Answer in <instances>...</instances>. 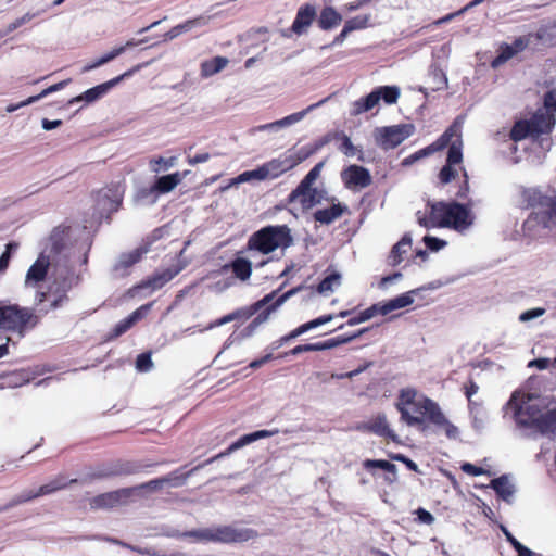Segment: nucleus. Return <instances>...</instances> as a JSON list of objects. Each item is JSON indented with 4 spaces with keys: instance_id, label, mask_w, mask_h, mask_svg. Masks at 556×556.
<instances>
[{
    "instance_id": "obj_1",
    "label": "nucleus",
    "mask_w": 556,
    "mask_h": 556,
    "mask_svg": "<svg viewBox=\"0 0 556 556\" xmlns=\"http://www.w3.org/2000/svg\"><path fill=\"white\" fill-rule=\"evenodd\" d=\"M505 410L519 427H534L542 433H556V402L548 396L516 391Z\"/></svg>"
},
{
    "instance_id": "obj_2",
    "label": "nucleus",
    "mask_w": 556,
    "mask_h": 556,
    "mask_svg": "<svg viewBox=\"0 0 556 556\" xmlns=\"http://www.w3.org/2000/svg\"><path fill=\"white\" fill-rule=\"evenodd\" d=\"M439 404L415 388H403L399 392L395 408L402 422L409 427L421 426L426 420L438 421Z\"/></svg>"
},
{
    "instance_id": "obj_3",
    "label": "nucleus",
    "mask_w": 556,
    "mask_h": 556,
    "mask_svg": "<svg viewBox=\"0 0 556 556\" xmlns=\"http://www.w3.org/2000/svg\"><path fill=\"white\" fill-rule=\"evenodd\" d=\"M417 222L425 228L448 227L462 231L472 224L470 211L459 203H434L416 213Z\"/></svg>"
},
{
    "instance_id": "obj_4",
    "label": "nucleus",
    "mask_w": 556,
    "mask_h": 556,
    "mask_svg": "<svg viewBox=\"0 0 556 556\" xmlns=\"http://www.w3.org/2000/svg\"><path fill=\"white\" fill-rule=\"evenodd\" d=\"M182 538H189L194 542H222L237 543L247 542L255 536V532L247 528L218 527L203 528L184 532Z\"/></svg>"
},
{
    "instance_id": "obj_5",
    "label": "nucleus",
    "mask_w": 556,
    "mask_h": 556,
    "mask_svg": "<svg viewBox=\"0 0 556 556\" xmlns=\"http://www.w3.org/2000/svg\"><path fill=\"white\" fill-rule=\"evenodd\" d=\"M323 162L316 164L301 181L299 187L291 193L290 201L300 203L303 208H311L325 199L326 192L323 189L313 188V184L320 175Z\"/></svg>"
},
{
    "instance_id": "obj_6",
    "label": "nucleus",
    "mask_w": 556,
    "mask_h": 556,
    "mask_svg": "<svg viewBox=\"0 0 556 556\" xmlns=\"http://www.w3.org/2000/svg\"><path fill=\"white\" fill-rule=\"evenodd\" d=\"M400 94L401 90L396 86L378 87L365 98L354 101L352 103L351 114L357 116L368 112L378 105L380 100H383L387 104H394L396 103Z\"/></svg>"
},
{
    "instance_id": "obj_7",
    "label": "nucleus",
    "mask_w": 556,
    "mask_h": 556,
    "mask_svg": "<svg viewBox=\"0 0 556 556\" xmlns=\"http://www.w3.org/2000/svg\"><path fill=\"white\" fill-rule=\"evenodd\" d=\"M414 126L410 124H400L386 127H378L374 130L376 143L384 150L393 149L410 137Z\"/></svg>"
},
{
    "instance_id": "obj_8",
    "label": "nucleus",
    "mask_w": 556,
    "mask_h": 556,
    "mask_svg": "<svg viewBox=\"0 0 556 556\" xmlns=\"http://www.w3.org/2000/svg\"><path fill=\"white\" fill-rule=\"evenodd\" d=\"M462 128L458 130V135H453L448 146V153L446 165L439 173V179L441 184H448L454 180L457 176V170L454 168L455 165H459L463 161V141H462Z\"/></svg>"
},
{
    "instance_id": "obj_9",
    "label": "nucleus",
    "mask_w": 556,
    "mask_h": 556,
    "mask_svg": "<svg viewBox=\"0 0 556 556\" xmlns=\"http://www.w3.org/2000/svg\"><path fill=\"white\" fill-rule=\"evenodd\" d=\"M34 314L30 309L16 305L0 306V327L10 330H21L31 323Z\"/></svg>"
},
{
    "instance_id": "obj_10",
    "label": "nucleus",
    "mask_w": 556,
    "mask_h": 556,
    "mask_svg": "<svg viewBox=\"0 0 556 556\" xmlns=\"http://www.w3.org/2000/svg\"><path fill=\"white\" fill-rule=\"evenodd\" d=\"M278 248V227L268 226L253 233L248 241V249L263 255L274 252Z\"/></svg>"
},
{
    "instance_id": "obj_11",
    "label": "nucleus",
    "mask_w": 556,
    "mask_h": 556,
    "mask_svg": "<svg viewBox=\"0 0 556 556\" xmlns=\"http://www.w3.org/2000/svg\"><path fill=\"white\" fill-rule=\"evenodd\" d=\"M147 64L148 63L138 64L135 67H132L131 70L125 72L124 74H122L106 83H103L101 85H98L93 88L88 89L87 91L83 92L81 94L72 98L68 101V105H72V104H74L76 102H80V101H84L86 103H91V102L98 100L99 98L104 96L112 87H114L115 85L121 83L124 78L131 76L134 73H136L141 67H143V65H147Z\"/></svg>"
},
{
    "instance_id": "obj_12",
    "label": "nucleus",
    "mask_w": 556,
    "mask_h": 556,
    "mask_svg": "<svg viewBox=\"0 0 556 556\" xmlns=\"http://www.w3.org/2000/svg\"><path fill=\"white\" fill-rule=\"evenodd\" d=\"M123 192L118 187L102 189L98 192L96 199V211L99 218L109 217L116 212L122 203Z\"/></svg>"
},
{
    "instance_id": "obj_13",
    "label": "nucleus",
    "mask_w": 556,
    "mask_h": 556,
    "mask_svg": "<svg viewBox=\"0 0 556 556\" xmlns=\"http://www.w3.org/2000/svg\"><path fill=\"white\" fill-rule=\"evenodd\" d=\"M460 128H462V122L459 119H456L454 122V124L435 142H433L432 144L428 146L427 148L421 149V150L415 152L414 154L405 157L402 162L403 165H405V166L410 165V164L415 163L416 161L447 147L451 139L453 138V135H458V130Z\"/></svg>"
},
{
    "instance_id": "obj_14",
    "label": "nucleus",
    "mask_w": 556,
    "mask_h": 556,
    "mask_svg": "<svg viewBox=\"0 0 556 556\" xmlns=\"http://www.w3.org/2000/svg\"><path fill=\"white\" fill-rule=\"evenodd\" d=\"M134 489H121L97 495L91 498L90 506L97 509L112 508L126 504L132 495Z\"/></svg>"
},
{
    "instance_id": "obj_15",
    "label": "nucleus",
    "mask_w": 556,
    "mask_h": 556,
    "mask_svg": "<svg viewBox=\"0 0 556 556\" xmlns=\"http://www.w3.org/2000/svg\"><path fill=\"white\" fill-rule=\"evenodd\" d=\"M342 180L346 188L352 190H359L366 188L371 182L369 172L358 165H351L341 174Z\"/></svg>"
},
{
    "instance_id": "obj_16",
    "label": "nucleus",
    "mask_w": 556,
    "mask_h": 556,
    "mask_svg": "<svg viewBox=\"0 0 556 556\" xmlns=\"http://www.w3.org/2000/svg\"><path fill=\"white\" fill-rule=\"evenodd\" d=\"M531 36H521L516 38L513 43L508 45L505 43L501 46L498 55L493 60L492 66L497 67L518 54L519 52L523 51L530 43Z\"/></svg>"
},
{
    "instance_id": "obj_17",
    "label": "nucleus",
    "mask_w": 556,
    "mask_h": 556,
    "mask_svg": "<svg viewBox=\"0 0 556 556\" xmlns=\"http://www.w3.org/2000/svg\"><path fill=\"white\" fill-rule=\"evenodd\" d=\"M49 265V257L41 254L28 269L25 277V286L34 288L43 281L48 274Z\"/></svg>"
},
{
    "instance_id": "obj_18",
    "label": "nucleus",
    "mask_w": 556,
    "mask_h": 556,
    "mask_svg": "<svg viewBox=\"0 0 556 556\" xmlns=\"http://www.w3.org/2000/svg\"><path fill=\"white\" fill-rule=\"evenodd\" d=\"M187 477L169 475L167 477L151 480L147 483H142L134 489V493L138 490H146L148 492H154L164 488H178L185 484Z\"/></svg>"
},
{
    "instance_id": "obj_19",
    "label": "nucleus",
    "mask_w": 556,
    "mask_h": 556,
    "mask_svg": "<svg viewBox=\"0 0 556 556\" xmlns=\"http://www.w3.org/2000/svg\"><path fill=\"white\" fill-rule=\"evenodd\" d=\"M362 428L377 435L389 438L393 442L399 441V435L390 428L384 414L377 415L371 420L364 424Z\"/></svg>"
},
{
    "instance_id": "obj_20",
    "label": "nucleus",
    "mask_w": 556,
    "mask_h": 556,
    "mask_svg": "<svg viewBox=\"0 0 556 556\" xmlns=\"http://www.w3.org/2000/svg\"><path fill=\"white\" fill-rule=\"evenodd\" d=\"M316 16V10L314 7L306 4L301 7L296 13L295 20L290 29L291 33L296 35H303L307 31Z\"/></svg>"
},
{
    "instance_id": "obj_21",
    "label": "nucleus",
    "mask_w": 556,
    "mask_h": 556,
    "mask_svg": "<svg viewBox=\"0 0 556 556\" xmlns=\"http://www.w3.org/2000/svg\"><path fill=\"white\" fill-rule=\"evenodd\" d=\"M276 433V431H269V430H258V431H255V432H252V433H249V434H244L243 437H241L239 440H237L236 442H233L228 448L226 452L224 453H220L218 454L217 456H215L214 458L210 459L207 463H212L214 459H217L219 457H223V456H226V455H229L231 454L232 452L248 445V444H251L257 440H261V439H264V438H267V437H271Z\"/></svg>"
},
{
    "instance_id": "obj_22",
    "label": "nucleus",
    "mask_w": 556,
    "mask_h": 556,
    "mask_svg": "<svg viewBox=\"0 0 556 556\" xmlns=\"http://www.w3.org/2000/svg\"><path fill=\"white\" fill-rule=\"evenodd\" d=\"M148 252V249L144 247L136 248L135 250L124 253L119 256L117 262L114 265V270L118 274H125L126 270L131 267L134 264L139 262L143 254Z\"/></svg>"
},
{
    "instance_id": "obj_23",
    "label": "nucleus",
    "mask_w": 556,
    "mask_h": 556,
    "mask_svg": "<svg viewBox=\"0 0 556 556\" xmlns=\"http://www.w3.org/2000/svg\"><path fill=\"white\" fill-rule=\"evenodd\" d=\"M529 122L531 124L534 137L548 134L555 125L554 116L547 112L535 114L531 119H529Z\"/></svg>"
},
{
    "instance_id": "obj_24",
    "label": "nucleus",
    "mask_w": 556,
    "mask_h": 556,
    "mask_svg": "<svg viewBox=\"0 0 556 556\" xmlns=\"http://www.w3.org/2000/svg\"><path fill=\"white\" fill-rule=\"evenodd\" d=\"M416 290H412L384 302L382 304L381 315H388L389 313L395 309L404 308L406 306L412 305L415 301L414 295L416 294Z\"/></svg>"
},
{
    "instance_id": "obj_25",
    "label": "nucleus",
    "mask_w": 556,
    "mask_h": 556,
    "mask_svg": "<svg viewBox=\"0 0 556 556\" xmlns=\"http://www.w3.org/2000/svg\"><path fill=\"white\" fill-rule=\"evenodd\" d=\"M152 304H146L132 312L127 318L121 320L114 328V337L126 332L135 323L148 314Z\"/></svg>"
},
{
    "instance_id": "obj_26",
    "label": "nucleus",
    "mask_w": 556,
    "mask_h": 556,
    "mask_svg": "<svg viewBox=\"0 0 556 556\" xmlns=\"http://www.w3.org/2000/svg\"><path fill=\"white\" fill-rule=\"evenodd\" d=\"M189 174L188 170L185 173H174L170 175L162 176L156 180L154 189L162 192L167 193L174 190L181 180Z\"/></svg>"
},
{
    "instance_id": "obj_27",
    "label": "nucleus",
    "mask_w": 556,
    "mask_h": 556,
    "mask_svg": "<svg viewBox=\"0 0 556 556\" xmlns=\"http://www.w3.org/2000/svg\"><path fill=\"white\" fill-rule=\"evenodd\" d=\"M181 266H174L172 268H168L160 274L154 275L151 279H149L144 285L141 287H151L153 290L162 288L166 282L172 280L176 275H178L181 271Z\"/></svg>"
},
{
    "instance_id": "obj_28",
    "label": "nucleus",
    "mask_w": 556,
    "mask_h": 556,
    "mask_svg": "<svg viewBox=\"0 0 556 556\" xmlns=\"http://www.w3.org/2000/svg\"><path fill=\"white\" fill-rule=\"evenodd\" d=\"M229 63V60L225 56H215L206 60L201 64V76L211 77L222 72Z\"/></svg>"
},
{
    "instance_id": "obj_29",
    "label": "nucleus",
    "mask_w": 556,
    "mask_h": 556,
    "mask_svg": "<svg viewBox=\"0 0 556 556\" xmlns=\"http://www.w3.org/2000/svg\"><path fill=\"white\" fill-rule=\"evenodd\" d=\"M342 21V16L332 7H326L319 15L318 25L324 30H329L338 26Z\"/></svg>"
},
{
    "instance_id": "obj_30",
    "label": "nucleus",
    "mask_w": 556,
    "mask_h": 556,
    "mask_svg": "<svg viewBox=\"0 0 556 556\" xmlns=\"http://www.w3.org/2000/svg\"><path fill=\"white\" fill-rule=\"evenodd\" d=\"M344 211V206L341 204H332L328 208L318 210L314 213V217L317 222L328 225L333 220L338 219Z\"/></svg>"
},
{
    "instance_id": "obj_31",
    "label": "nucleus",
    "mask_w": 556,
    "mask_h": 556,
    "mask_svg": "<svg viewBox=\"0 0 556 556\" xmlns=\"http://www.w3.org/2000/svg\"><path fill=\"white\" fill-rule=\"evenodd\" d=\"M491 486L504 501H510L515 493V486L506 476L492 480Z\"/></svg>"
},
{
    "instance_id": "obj_32",
    "label": "nucleus",
    "mask_w": 556,
    "mask_h": 556,
    "mask_svg": "<svg viewBox=\"0 0 556 556\" xmlns=\"http://www.w3.org/2000/svg\"><path fill=\"white\" fill-rule=\"evenodd\" d=\"M363 466L366 469L379 468V469L386 470L387 472L391 473L392 477H386V480L388 482H393L396 478V466L388 460L366 459L363 463Z\"/></svg>"
},
{
    "instance_id": "obj_33",
    "label": "nucleus",
    "mask_w": 556,
    "mask_h": 556,
    "mask_svg": "<svg viewBox=\"0 0 556 556\" xmlns=\"http://www.w3.org/2000/svg\"><path fill=\"white\" fill-rule=\"evenodd\" d=\"M469 412L472 419V427L476 430H482L486 421L484 408L476 401H470Z\"/></svg>"
},
{
    "instance_id": "obj_34",
    "label": "nucleus",
    "mask_w": 556,
    "mask_h": 556,
    "mask_svg": "<svg viewBox=\"0 0 556 556\" xmlns=\"http://www.w3.org/2000/svg\"><path fill=\"white\" fill-rule=\"evenodd\" d=\"M528 137H534L530 122L529 121L517 122L510 130L511 140L520 141Z\"/></svg>"
},
{
    "instance_id": "obj_35",
    "label": "nucleus",
    "mask_w": 556,
    "mask_h": 556,
    "mask_svg": "<svg viewBox=\"0 0 556 556\" xmlns=\"http://www.w3.org/2000/svg\"><path fill=\"white\" fill-rule=\"evenodd\" d=\"M273 294L266 295L263 300L256 302L254 305L250 307H243L233 312L236 315V320L245 321L251 318L256 312H258L271 298Z\"/></svg>"
},
{
    "instance_id": "obj_36",
    "label": "nucleus",
    "mask_w": 556,
    "mask_h": 556,
    "mask_svg": "<svg viewBox=\"0 0 556 556\" xmlns=\"http://www.w3.org/2000/svg\"><path fill=\"white\" fill-rule=\"evenodd\" d=\"M231 267H232L235 275L239 279L244 281L250 278L251 273H252L251 261L243 258V257H238L232 262Z\"/></svg>"
},
{
    "instance_id": "obj_37",
    "label": "nucleus",
    "mask_w": 556,
    "mask_h": 556,
    "mask_svg": "<svg viewBox=\"0 0 556 556\" xmlns=\"http://www.w3.org/2000/svg\"><path fill=\"white\" fill-rule=\"evenodd\" d=\"M333 319V315H325L321 317H318L316 319H313L306 324L301 325L299 328H296L289 337L286 338V340L290 338H295L311 329L317 328L321 325H325Z\"/></svg>"
},
{
    "instance_id": "obj_38",
    "label": "nucleus",
    "mask_w": 556,
    "mask_h": 556,
    "mask_svg": "<svg viewBox=\"0 0 556 556\" xmlns=\"http://www.w3.org/2000/svg\"><path fill=\"white\" fill-rule=\"evenodd\" d=\"M412 244V238L409 236H404L401 241H399L391 251V262L393 265L401 263L402 255L407 253L409 247Z\"/></svg>"
},
{
    "instance_id": "obj_39",
    "label": "nucleus",
    "mask_w": 556,
    "mask_h": 556,
    "mask_svg": "<svg viewBox=\"0 0 556 556\" xmlns=\"http://www.w3.org/2000/svg\"><path fill=\"white\" fill-rule=\"evenodd\" d=\"M439 415H440V418L438 419V421H430V422L437 427L442 428L448 439H457L458 434H459L458 428L455 425H453L445 417V415L443 414V412L441 410L440 407H439Z\"/></svg>"
},
{
    "instance_id": "obj_40",
    "label": "nucleus",
    "mask_w": 556,
    "mask_h": 556,
    "mask_svg": "<svg viewBox=\"0 0 556 556\" xmlns=\"http://www.w3.org/2000/svg\"><path fill=\"white\" fill-rule=\"evenodd\" d=\"M430 89L441 90L446 87L447 78L445 74L437 66H431L429 71Z\"/></svg>"
},
{
    "instance_id": "obj_41",
    "label": "nucleus",
    "mask_w": 556,
    "mask_h": 556,
    "mask_svg": "<svg viewBox=\"0 0 556 556\" xmlns=\"http://www.w3.org/2000/svg\"><path fill=\"white\" fill-rule=\"evenodd\" d=\"M341 285V275L338 273H333L326 278H324L317 287V291L320 294H326L328 292H332L334 288Z\"/></svg>"
},
{
    "instance_id": "obj_42",
    "label": "nucleus",
    "mask_w": 556,
    "mask_h": 556,
    "mask_svg": "<svg viewBox=\"0 0 556 556\" xmlns=\"http://www.w3.org/2000/svg\"><path fill=\"white\" fill-rule=\"evenodd\" d=\"M258 181L274 179L278 176V162L273 160L256 168Z\"/></svg>"
},
{
    "instance_id": "obj_43",
    "label": "nucleus",
    "mask_w": 556,
    "mask_h": 556,
    "mask_svg": "<svg viewBox=\"0 0 556 556\" xmlns=\"http://www.w3.org/2000/svg\"><path fill=\"white\" fill-rule=\"evenodd\" d=\"M211 21L210 16L201 15L192 20H188L182 24L177 25L181 34L193 30L194 28L206 26Z\"/></svg>"
},
{
    "instance_id": "obj_44",
    "label": "nucleus",
    "mask_w": 556,
    "mask_h": 556,
    "mask_svg": "<svg viewBox=\"0 0 556 556\" xmlns=\"http://www.w3.org/2000/svg\"><path fill=\"white\" fill-rule=\"evenodd\" d=\"M270 294H275V291H274V292H271ZM271 296H274V295H271ZM271 300H273V298H270V299H269V301H268V302H267V303H266V304H265V305H264V306H263V307L257 312V313H258V315H257V317L253 320V323L251 324V326H257V325H260V324L265 323V321L269 318L270 314H271L273 312H275L276 306H277V304H278V301L273 302V303H270V304H269V302H270Z\"/></svg>"
},
{
    "instance_id": "obj_45",
    "label": "nucleus",
    "mask_w": 556,
    "mask_h": 556,
    "mask_svg": "<svg viewBox=\"0 0 556 556\" xmlns=\"http://www.w3.org/2000/svg\"><path fill=\"white\" fill-rule=\"evenodd\" d=\"M370 16L369 15H358L351 20H348L344 24V27L350 31L363 29L368 25Z\"/></svg>"
},
{
    "instance_id": "obj_46",
    "label": "nucleus",
    "mask_w": 556,
    "mask_h": 556,
    "mask_svg": "<svg viewBox=\"0 0 556 556\" xmlns=\"http://www.w3.org/2000/svg\"><path fill=\"white\" fill-rule=\"evenodd\" d=\"M253 180H257L258 181V175H257V170L256 169L243 172L242 174H240L237 177L232 178L230 180L229 185L225 189H227L229 187H232V186L240 185V184L250 182V181H253Z\"/></svg>"
},
{
    "instance_id": "obj_47",
    "label": "nucleus",
    "mask_w": 556,
    "mask_h": 556,
    "mask_svg": "<svg viewBox=\"0 0 556 556\" xmlns=\"http://www.w3.org/2000/svg\"><path fill=\"white\" fill-rule=\"evenodd\" d=\"M306 157L305 154L292 153L283 162H280V173L293 168Z\"/></svg>"
},
{
    "instance_id": "obj_48",
    "label": "nucleus",
    "mask_w": 556,
    "mask_h": 556,
    "mask_svg": "<svg viewBox=\"0 0 556 556\" xmlns=\"http://www.w3.org/2000/svg\"><path fill=\"white\" fill-rule=\"evenodd\" d=\"M39 13H30V12H27L25 13L23 16L14 20L13 22H11L8 27H7V30L8 33H12L14 31L15 29H17L18 27L23 26L24 24L30 22L34 17H36Z\"/></svg>"
},
{
    "instance_id": "obj_49",
    "label": "nucleus",
    "mask_w": 556,
    "mask_h": 556,
    "mask_svg": "<svg viewBox=\"0 0 556 556\" xmlns=\"http://www.w3.org/2000/svg\"><path fill=\"white\" fill-rule=\"evenodd\" d=\"M545 312L546 311L543 307L531 308V309H528V311L521 313L519 316V320L521 323H528L530 320H533L535 318L543 316L545 314Z\"/></svg>"
},
{
    "instance_id": "obj_50",
    "label": "nucleus",
    "mask_w": 556,
    "mask_h": 556,
    "mask_svg": "<svg viewBox=\"0 0 556 556\" xmlns=\"http://www.w3.org/2000/svg\"><path fill=\"white\" fill-rule=\"evenodd\" d=\"M309 109L311 108H308L305 111L296 112V113H293V114H291L289 116L280 118V128L288 127V126H291V125H293L295 123H299L300 121H302L304 118L306 112Z\"/></svg>"
},
{
    "instance_id": "obj_51",
    "label": "nucleus",
    "mask_w": 556,
    "mask_h": 556,
    "mask_svg": "<svg viewBox=\"0 0 556 556\" xmlns=\"http://www.w3.org/2000/svg\"><path fill=\"white\" fill-rule=\"evenodd\" d=\"M153 366V363H152V359H151V356L150 354H140L138 355L137 357V361H136V367L139 371H149Z\"/></svg>"
},
{
    "instance_id": "obj_52",
    "label": "nucleus",
    "mask_w": 556,
    "mask_h": 556,
    "mask_svg": "<svg viewBox=\"0 0 556 556\" xmlns=\"http://www.w3.org/2000/svg\"><path fill=\"white\" fill-rule=\"evenodd\" d=\"M18 244L14 242L7 244L5 251L0 256V271H3L8 267L11 257V252L16 250Z\"/></svg>"
},
{
    "instance_id": "obj_53",
    "label": "nucleus",
    "mask_w": 556,
    "mask_h": 556,
    "mask_svg": "<svg viewBox=\"0 0 556 556\" xmlns=\"http://www.w3.org/2000/svg\"><path fill=\"white\" fill-rule=\"evenodd\" d=\"M61 486L58 483H55V482L49 483V484H45V485L39 486L36 492L30 493L27 498H34V497H38V496H41V495L50 494V493L59 490Z\"/></svg>"
},
{
    "instance_id": "obj_54",
    "label": "nucleus",
    "mask_w": 556,
    "mask_h": 556,
    "mask_svg": "<svg viewBox=\"0 0 556 556\" xmlns=\"http://www.w3.org/2000/svg\"><path fill=\"white\" fill-rule=\"evenodd\" d=\"M501 529L505 534L507 541L514 546V548L517 552L523 551V553H526L525 555H529L530 549L528 547L523 546L519 541H517L505 527L502 526Z\"/></svg>"
},
{
    "instance_id": "obj_55",
    "label": "nucleus",
    "mask_w": 556,
    "mask_h": 556,
    "mask_svg": "<svg viewBox=\"0 0 556 556\" xmlns=\"http://www.w3.org/2000/svg\"><path fill=\"white\" fill-rule=\"evenodd\" d=\"M424 242L428 249H430L431 251H434V252L441 250L446 244L445 241L438 239L435 237H431V236H426L424 238Z\"/></svg>"
},
{
    "instance_id": "obj_56",
    "label": "nucleus",
    "mask_w": 556,
    "mask_h": 556,
    "mask_svg": "<svg viewBox=\"0 0 556 556\" xmlns=\"http://www.w3.org/2000/svg\"><path fill=\"white\" fill-rule=\"evenodd\" d=\"M122 53H124V48H114L111 51L103 54L102 56H100L98 59V64L104 65L110 61L114 60L115 58H117L118 55H121Z\"/></svg>"
},
{
    "instance_id": "obj_57",
    "label": "nucleus",
    "mask_w": 556,
    "mask_h": 556,
    "mask_svg": "<svg viewBox=\"0 0 556 556\" xmlns=\"http://www.w3.org/2000/svg\"><path fill=\"white\" fill-rule=\"evenodd\" d=\"M293 243L290 229L287 226H280V248H288Z\"/></svg>"
},
{
    "instance_id": "obj_58",
    "label": "nucleus",
    "mask_w": 556,
    "mask_h": 556,
    "mask_svg": "<svg viewBox=\"0 0 556 556\" xmlns=\"http://www.w3.org/2000/svg\"><path fill=\"white\" fill-rule=\"evenodd\" d=\"M341 151L348 156H354L356 154V148L348 136L342 137Z\"/></svg>"
},
{
    "instance_id": "obj_59",
    "label": "nucleus",
    "mask_w": 556,
    "mask_h": 556,
    "mask_svg": "<svg viewBox=\"0 0 556 556\" xmlns=\"http://www.w3.org/2000/svg\"><path fill=\"white\" fill-rule=\"evenodd\" d=\"M462 470L467 473V475H470L472 477H478V476H481L484 473V469L480 468V467H477L470 463H465L462 465Z\"/></svg>"
},
{
    "instance_id": "obj_60",
    "label": "nucleus",
    "mask_w": 556,
    "mask_h": 556,
    "mask_svg": "<svg viewBox=\"0 0 556 556\" xmlns=\"http://www.w3.org/2000/svg\"><path fill=\"white\" fill-rule=\"evenodd\" d=\"M416 514L421 523L431 525L434 521V517L424 508H418Z\"/></svg>"
},
{
    "instance_id": "obj_61",
    "label": "nucleus",
    "mask_w": 556,
    "mask_h": 556,
    "mask_svg": "<svg viewBox=\"0 0 556 556\" xmlns=\"http://www.w3.org/2000/svg\"><path fill=\"white\" fill-rule=\"evenodd\" d=\"M382 304L383 303H377L363 311L365 319L369 320L377 314H381Z\"/></svg>"
},
{
    "instance_id": "obj_62",
    "label": "nucleus",
    "mask_w": 556,
    "mask_h": 556,
    "mask_svg": "<svg viewBox=\"0 0 556 556\" xmlns=\"http://www.w3.org/2000/svg\"><path fill=\"white\" fill-rule=\"evenodd\" d=\"M392 458L404 463V465H406L408 469H410L413 471H418L417 464L415 462H413L412 459L407 458L406 456H404L402 454H396Z\"/></svg>"
},
{
    "instance_id": "obj_63",
    "label": "nucleus",
    "mask_w": 556,
    "mask_h": 556,
    "mask_svg": "<svg viewBox=\"0 0 556 556\" xmlns=\"http://www.w3.org/2000/svg\"><path fill=\"white\" fill-rule=\"evenodd\" d=\"M478 391H479V386L473 381H469V383L467 386H465V394H466L469 403H470V401H473L472 396L476 395L478 393Z\"/></svg>"
},
{
    "instance_id": "obj_64",
    "label": "nucleus",
    "mask_w": 556,
    "mask_h": 556,
    "mask_svg": "<svg viewBox=\"0 0 556 556\" xmlns=\"http://www.w3.org/2000/svg\"><path fill=\"white\" fill-rule=\"evenodd\" d=\"M61 125H62L61 119L49 121L47 118H43L41 121V126L47 131L55 129V128L60 127Z\"/></svg>"
}]
</instances>
